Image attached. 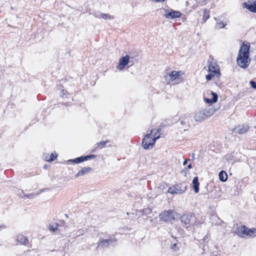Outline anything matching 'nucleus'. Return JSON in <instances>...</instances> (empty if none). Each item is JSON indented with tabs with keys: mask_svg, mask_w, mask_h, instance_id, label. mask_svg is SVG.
Listing matches in <instances>:
<instances>
[{
	"mask_svg": "<svg viewBox=\"0 0 256 256\" xmlns=\"http://www.w3.org/2000/svg\"><path fill=\"white\" fill-rule=\"evenodd\" d=\"M250 45L243 44L241 46L236 58L238 64L243 68H246L250 64L249 58Z\"/></svg>",
	"mask_w": 256,
	"mask_h": 256,
	"instance_id": "f257e3e1",
	"label": "nucleus"
},
{
	"mask_svg": "<svg viewBox=\"0 0 256 256\" xmlns=\"http://www.w3.org/2000/svg\"><path fill=\"white\" fill-rule=\"evenodd\" d=\"M158 130L153 129L151 130L150 134H147L142 140V146L144 149H148L150 146L152 148L155 144L156 140L160 136H155Z\"/></svg>",
	"mask_w": 256,
	"mask_h": 256,
	"instance_id": "f03ea898",
	"label": "nucleus"
},
{
	"mask_svg": "<svg viewBox=\"0 0 256 256\" xmlns=\"http://www.w3.org/2000/svg\"><path fill=\"white\" fill-rule=\"evenodd\" d=\"M215 112V109L212 106H206L204 109L196 112L194 118L196 122H201L208 117L210 116Z\"/></svg>",
	"mask_w": 256,
	"mask_h": 256,
	"instance_id": "7ed1b4c3",
	"label": "nucleus"
},
{
	"mask_svg": "<svg viewBox=\"0 0 256 256\" xmlns=\"http://www.w3.org/2000/svg\"><path fill=\"white\" fill-rule=\"evenodd\" d=\"M187 189V186L182 184H178L169 188L168 192L172 194H181Z\"/></svg>",
	"mask_w": 256,
	"mask_h": 256,
	"instance_id": "20e7f679",
	"label": "nucleus"
},
{
	"mask_svg": "<svg viewBox=\"0 0 256 256\" xmlns=\"http://www.w3.org/2000/svg\"><path fill=\"white\" fill-rule=\"evenodd\" d=\"M116 240L114 238H100L98 241L97 248H104L110 246H115Z\"/></svg>",
	"mask_w": 256,
	"mask_h": 256,
	"instance_id": "39448f33",
	"label": "nucleus"
},
{
	"mask_svg": "<svg viewBox=\"0 0 256 256\" xmlns=\"http://www.w3.org/2000/svg\"><path fill=\"white\" fill-rule=\"evenodd\" d=\"M182 74L183 72L182 71L173 70L165 75L164 78L166 82L170 84Z\"/></svg>",
	"mask_w": 256,
	"mask_h": 256,
	"instance_id": "423d86ee",
	"label": "nucleus"
},
{
	"mask_svg": "<svg viewBox=\"0 0 256 256\" xmlns=\"http://www.w3.org/2000/svg\"><path fill=\"white\" fill-rule=\"evenodd\" d=\"M160 218L166 222H171L174 220V212L173 210L164 211L160 214Z\"/></svg>",
	"mask_w": 256,
	"mask_h": 256,
	"instance_id": "0eeeda50",
	"label": "nucleus"
},
{
	"mask_svg": "<svg viewBox=\"0 0 256 256\" xmlns=\"http://www.w3.org/2000/svg\"><path fill=\"white\" fill-rule=\"evenodd\" d=\"M248 228L244 226H238L235 230V233L242 238H246L248 236Z\"/></svg>",
	"mask_w": 256,
	"mask_h": 256,
	"instance_id": "6e6552de",
	"label": "nucleus"
},
{
	"mask_svg": "<svg viewBox=\"0 0 256 256\" xmlns=\"http://www.w3.org/2000/svg\"><path fill=\"white\" fill-rule=\"evenodd\" d=\"M96 157V155L94 154H90L86 156H82L78 158H76L74 159H72L69 160V162H72L76 164H79L80 162H82L84 161L88 160H90L91 158H94Z\"/></svg>",
	"mask_w": 256,
	"mask_h": 256,
	"instance_id": "1a4fd4ad",
	"label": "nucleus"
},
{
	"mask_svg": "<svg viewBox=\"0 0 256 256\" xmlns=\"http://www.w3.org/2000/svg\"><path fill=\"white\" fill-rule=\"evenodd\" d=\"M96 157V155L94 154H90L86 156H82L78 158H76L74 159H72L69 160V162H72L76 164H79L80 162H82L84 161L88 160H90L91 158H94Z\"/></svg>",
	"mask_w": 256,
	"mask_h": 256,
	"instance_id": "9d476101",
	"label": "nucleus"
},
{
	"mask_svg": "<svg viewBox=\"0 0 256 256\" xmlns=\"http://www.w3.org/2000/svg\"><path fill=\"white\" fill-rule=\"evenodd\" d=\"M194 216L192 215L184 214L180 218V220L184 224V226L188 228L190 226V223Z\"/></svg>",
	"mask_w": 256,
	"mask_h": 256,
	"instance_id": "9b49d317",
	"label": "nucleus"
},
{
	"mask_svg": "<svg viewBox=\"0 0 256 256\" xmlns=\"http://www.w3.org/2000/svg\"><path fill=\"white\" fill-rule=\"evenodd\" d=\"M249 126L247 124L238 125L233 129V132L238 134H244L247 132Z\"/></svg>",
	"mask_w": 256,
	"mask_h": 256,
	"instance_id": "f8f14e48",
	"label": "nucleus"
},
{
	"mask_svg": "<svg viewBox=\"0 0 256 256\" xmlns=\"http://www.w3.org/2000/svg\"><path fill=\"white\" fill-rule=\"evenodd\" d=\"M182 14L178 11H176L172 10L164 14V16L166 18L174 19L180 17Z\"/></svg>",
	"mask_w": 256,
	"mask_h": 256,
	"instance_id": "ddd939ff",
	"label": "nucleus"
},
{
	"mask_svg": "<svg viewBox=\"0 0 256 256\" xmlns=\"http://www.w3.org/2000/svg\"><path fill=\"white\" fill-rule=\"evenodd\" d=\"M130 57L128 55L122 57L120 59L119 64L117 68L120 70H122L128 63Z\"/></svg>",
	"mask_w": 256,
	"mask_h": 256,
	"instance_id": "4468645a",
	"label": "nucleus"
},
{
	"mask_svg": "<svg viewBox=\"0 0 256 256\" xmlns=\"http://www.w3.org/2000/svg\"><path fill=\"white\" fill-rule=\"evenodd\" d=\"M244 7L250 11L256 12V1L248 0V3L244 2Z\"/></svg>",
	"mask_w": 256,
	"mask_h": 256,
	"instance_id": "2eb2a0df",
	"label": "nucleus"
},
{
	"mask_svg": "<svg viewBox=\"0 0 256 256\" xmlns=\"http://www.w3.org/2000/svg\"><path fill=\"white\" fill-rule=\"evenodd\" d=\"M219 68L216 64L215 62H212L209 64L208 66V71L210 72L214 73V74H217L218 76L220 75L219 72Z\"/></svg>",
	"mask_w": 256,
	"mask_h": 256,
	"instance_id": "dca6fc26",
	"label": "nucleus"
},
{
	"mask_svg": "<svg viewBox=\"0 0 256 256\" xmlns=\"http://www.w3.org/2000/svg\"><path fill=\"white\" fill-rule=\"evenodd\" d=\"M211 94L212 95V98H204V101L208 104H212L216 102L218 100V96L217 94L214 92H212Z\"/></svg>",
	"mask_w": 256,
	"mask_h": 256,
	"instance_id": "f3484780",
	"label": "nucleus"
},
{
	"mask_svg": "<svg viewBox=\"0 0 256 256\" xmlns=\"http://www.w3.org/2000/svg\"><path fill=\"white\" fill-rule=\"evenodd\" d=\"M92 168L90 167L83 168L76 175V177L77 178L78 176H84V175L87 174L89 172H90V171H92Z\"/></svg>",
	"mask_w": 256,
	"mask_h": 256,
	"instance_id": "a211bd4d",
	"label": "nucleus"
},
{
	"mask_svg": "<svg viewBox=\"0 0 256 256\" xmlns=\"http://www.w3.org/2000/svg\"><path fill=\"white\" fill-rule=\"evenodd\" d=\"M17 242L19 243L26 246L28 242L27 238L25 237L22 234H19L16 238Z\"/></svg>",
	"mask_w": 256,
	"mask_h": 256,
	"instance_id": "6ab92c4d",
	"label": "nucleus"
},
{
	"mask_svg": "<svg viewBox=\"0 0 256 256\" xmlns=\"http://www.w3.org/2000/svg\"><path fill=\"white\" fill-rule=\"evenodd\" d=\"M193 188L195 193H198L199 192V185L198 177H194L192 180Z\"/></svg>",
	"mask_w": 256,
	"mask_h": 256,
	"instance_id": "aec40b11",
	"label": "nucleus"
},
{
	"mask_svg": "<svg viewBox=\"0 0 256 256\" xmlns=\"http://www.w3.org/2000/svg\"><path fill=\"white\" fill-rule=\"evenodd\" d=\"M219 178L222 182H226L228 179L226 173L224 171H221L218 174Z\"/></svg>",
	"mask_w": 256,
	"mask_h": 256,
	"instance_id": "412c9836",
	"label": "nucleus"
},
{
	"mask_svg": "<svg viewBox=\"0 0 256 256\" xmlns=\"http://www.w3.org/2000/svg\"><path fill=\"white\" fill-rule=\"evenodd\" d=\"M106 142H108V141H106V142L103 141V142H100L96 144V148L94 149L96 150L98 148H104L105 146Z\"/></svg>",
	"mask_w": 256,
	"mask_h": 256,
	"instance_id": "4be33fe9",
	"label": "nucleus"
},
{
	"mask_svg": "<svg viewBox=\"0 0 256 256\" xmlns=\"http://www.w3.org/2000/svg\"><path fill=\"white\" fill-rule=\"evenodd\" d=\"M210 17V12L208 10H204V16H203V20L204 22H206V20L209 18Z\"/></svg>",
	"mask_w": 256,
	"mask_h": 256,
	"instance_id": "5701e85b",
	"label": "nucleus"
},
{
	"mask_svg": "<svg viewBox=\"0 0 256 256\" xmlns=\"http://www.w3.org/2000/svg\"><path fill=\"white\" fill-rule=\"evenodd\" d=\"M101 18H104V20L109 19L112 20L114 19V16H112L110 15L107 14H102L101 15Z\"/></svg>",
	"mask_w": 256,
	"mask_h": 256,
	"instance_id": "b1692460",
	"label": "nucleus"
},
{
	"mask_svg": "<svg viewBox=\"0 0 256 256\" xmlns=\"http://www.w3.org/2000/svg\"><path fill=\"white\" fill-rule=\"evenodd\" d=\"M36 195L37 194H36L34 193H32V194H24L23 196H22V198H28L30 199H32V198H34Z\"/></svg>",
	"mask_w": 256,
	"mask_h": 256,
	"instance_id": "393cba45",
	"label": "nucleus"
},
{
	"mask_svg": "<svg viewBox=\"0 0 256 256\" xmlns=\"http://www.w3.org/2000/svg\"><path fill=\"white\" fill-rule=\"evenodd\" d=\"M248 233H249L248 236H256V228L249 229L248 228Z\"/></svg>",
	"mask_w": 256,
	"mask_h": 256,
	"instance_id": "a878e982",
	"label": "nucleus"
},
{
	"mask_svg": "<svg viewBox=\"0 0 256 256\" xmlns=\"http://www.w3.org/2000/svg\"><path fill=\"white\" fill-rule=\"evenodd\" d=\"M57 157V155L52 153L49 158H46V160L48 162H52Z\"/></svg>",
	"mask_w": 256,
	"mask_h": 256,
	"instance_id": "bb28decb",
	"label": "nucleus"
},
{
	"mask_svg": "<svg viewBox=\"0 0 256 256\" xmlns=\"http://www.w3.org/2000/svg\"><path fill=\"white\" fill-rule=\"evenodd\" d=\"M226 24H224L223 22H217L216 24V27L218 28H224Z\"/></svg>",
	"mask_w": 256,
	"mask_h": 256,
	"instance_id": "cd10ccee",
	"label": "nucleus"
},
{
	"mask_svg": "<svg viewBox=\"0 0 256 256\" xmlns=\"http://www.w3.org/2000/svg\"><path fill=\"white\" fill-rule=\"evenodd\" d=\"M58 228V224H57L50 225V229L54 232H56Z\"/></svg>",
	"mask_w": 256,
	"mask_h": 256,
	"instance_id": "c85d7f7f",
	"label": "nucleus"
},
{
	"mask_svg": "<svg viewBox=\"0 0 256 256\" xmlns=\"http://www.w3.org/2000/svg\"><path fill=\"white\" fill-rule=\"evenodd\" d=\"M214 74L210 72V74L206 75V78L207 80H210L214 76Z\"/></svg>",
	"mask_w": 256,
	"mask_h": 256,
	"instance_id": "c756f323",
	"label": "nucleus"
},
{
	"mask_svg": "<svg viewBox=\"0 0 256 256\" xmlns=\"http://www.w3.org/2000/svg\"><path fill=\"white\" fill-rule=\"evenodd\" d=\"M167 186V184L166 182H162L159 186L158 188L162 190H164Z\"/></svg>",
	"mask_w": 256,
	"mask_h": 256,
	"instance_id": "7c9ffc66",
	"label": "nucleus"
},
{
	"mask_svg": "<svg viewBox=\"0 0 256 256\" xmlns=\"http://www.w3.org/2000/svg\"><path fill=\"white\" fill-rule=\"evenodd\" d=\"M250 83L252 88L256 89V82L253 80H250Z\"/></svg>",
	"mask_w": 256,
	"mask_h": 256,
	"instance_id": "2f4dec72",
	"label": "nucleus"
},
{
	"mask_svg": "<svg viewBox=\"0 0 256 256\" xmlns=\"http://www.w3.org/2000/svg\"><path fill=\"white\" fill-rule=\"evenodd\" d=\"M188 122V120L186 118H184L180 121V124L182 125H186Z\"/></svg>",
	"mask_w": 256,
	"mask_h": 256,
	"instance_id": "473e14b6",
	"label": "nucleus"
},
{
	"mask_svg": "<svg viewBox=\"0 0 256 256\" xmlns=\"http://www.w3.org/2000/svg\"><path fill=\"white\" fill-rule=\"evenodd\" d=\"M102 14V13L98 12L94 13V15L96 18H101V15Z\"/></svg>",
	"mask_w": 256,
	"mask_h": 256,
	"instance_id": "72a5a7b5",
	"label": "nucleus"
},
{
	"mask_svg": "<svg viewBox=\"0 0 256 256\" xmlns=\"http://www.w3.org/2000/svg\"><path fill=\"white\" fill-rule=\"evenodd\" d=\"M171 248L174 250H178V248H177V244L175 243V244H173L172 245Z\"/></svg>",
	"mask_w": 256,
	"mask_h": 256,
	"instance_id": "f704fd0d",
	"label": "nucleus"
},
{
	"mask_svg": "<svg viewBox=\"0 0 256 256\" xmlns=\"http://www.w3.org/2000/svg\"><path fill=\"white\" fill-rule=\"evenodd\" d=\"M22 193H24L23 190H19L17 192V194L18 196H20Z\"/></svg>",
	"mask_w": 256,
	"mask_h": 256,
	"instance_id": "c9c22d12",
	"label": "nucleus"
},
{
	"mask_svg": "<svg viewBox=\"0 0 256 256\" xmlns=\"http://www.w3.org/2000/svg\"><path fill=\"white\" fill-rule=\"evenodd\" d=\"M190 159H186V160H184L183 162V165L184 166H185L186 164L188 163V161H190Z\"/></svg>",
	"mask_w": 256,
	"mask_h": 256,
	"instance_id": "e433bc0d",
	"label": "nucleus"
},
{
	"mask_svg": "<svg viewBox=\"0 0 256 256\" xmlns=\"http://www.w3.org/2000/svg\"><path fill=\"white\" fill-rule=\"evenodd\" d=\"M187 168L188 169H190L192 168V163L189 164L188 165Z\"/></svg>",
	"mask_w": 256,
	"mask_h": 256,
	"instance_id": "4c0bfd02",
	"label": "nucleus"
},
{
	"mask_svg": "<svg viewBox=\"0 0 256 256\" xmlns=\"http://www.w3.org/2000/svg\"><path fill=\"white\" fill-rule=\"evenodd\" d=\"M207 238H208V236H204V238L203 240H204V241H205V240H206Z\"/></svg>",
	"mask_w": 256,
	"mask_h": 256,
	"instance_id": "58836bf2",
	"label": "nucleus"
},
{
	"mask_svg": "<svg viewBox=\"0 0 256 256\" xmlns=\"http://www.w3.org/2000/svg\"><path fill=\"white\" fill-rule=\"evenodd\" d=\"M184 172L186 173V171H185L184 170H182L181 171V173H182V174H183Z\"/></svg>",
	"mask_w": 256,
	"mask_h": 256,
	"instance_id": "ea45409f",
	"label": "nucleus"
},
{
	"mask_svg": "<svg viewBox=\"0 0 256 256\" xmlns=\"http://www.w3.org/2000/svg\"><path fill=\"white\" fill-rule=\"evenodd\" d=\"M80 235H82V234H81V233H80L77 236H79Z\"/></svg>",
	"mask_w": 256,
	"mask_h": 256,
	"instance_id": "a19ab883",
	"label": "nucleus"
},
{
	"mask_svg": "<svg viewBox=\"0 0 256 256\" xmlns=\"http://www.w3.org/2000/svg\"><path fill=\"white\" fill-rule=\"evenodd\" d=\"M214 20H218V19H217V18H214Z\"/></svg>",
	"mask_w": 256,
	"mask_h": 256,
	"instance_id": "79ce46f5",
	"label": "nucleus"
},
{
	"mask_svg": "<svg viewBox=\"0 0 256 256\" xmlns=\"http://www.w3.org/2000/svg\"><path fill=\"white\" fill-rule=\"evenodd\" d=\"M64 93H63V95L62 96V97L64 98Z\"/></svg>",
	"mask_w": 256,
	"mask_h": 256,
	"instance_id": "37998d69",
	"label": "nucleus"
}]
</instances>
